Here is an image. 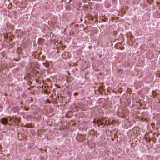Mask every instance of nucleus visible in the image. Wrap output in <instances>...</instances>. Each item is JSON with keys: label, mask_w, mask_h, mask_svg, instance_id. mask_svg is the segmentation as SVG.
<instances>
[{"label": "nucleus", "mask_w": 160, "mask_h": 160, "mask_svg": "<svg viewBox=\"0 0 160 160\" xmlns=\"http://www.w3.org/2000/svg\"><path fill=\"white\" fill-rule=\"evenodd\" d=\"M2 123L3 124H6L8 123V121L6 118H3L1 119Z\"/></svg>", "instance_id": "1"}, {"label": "nucleus", "mask_w": 160, "mask_h": 160, "mask_svg": "<svg viewBox=\"0 0 160 160\" xmlns=\"http://www.w3.org/2000/svg\"><path fill=\"white\" fill-rule=\"evenodd\" d=\"M77 93L76 92H74V95H77Z\"/></svg>", "instance_id": "4"}, {"label": "nucleus", "mask_w": 160, "mask_h": 160, "mask_svg": "<svg viewBox=\"0 0 160 160\" xmlns=\"http://www.w3.org/2000/svg\"><path fill=\"white\" fill-rule=\"evenodd\" d=\"M20 103H21V104H22V102H20Z\"/></svg>", "instance_id": "5"}, {"label": "nucleus", "mask_w": 160, "mask_h": 160, "mask_svg": "<svg viewBox=\"0 0 160 160\" xmlns=\"http://www.w3.org/2000/svg\"><path fill=\"white\" fill-rule=\"evenodd\" d=\"M117 72H118L119 74H122L123 73V70L121 69H118Z\"/></svg>", "instance_id": "2"}, {"label": "nucleus", "mask_w": 160, "mask_h": 160, "mask_svg": "<svg viewBox=\"0 0 160 160\" xmlns=\"http://www.w3.org/2000/svg\"><path fill=\"white\" fill-rule=\"evenodd\" d=\"M44 40L42 38H39L38 39V42L39 44H42Z\"/></svg>", "instance_id": "3"}]
</instances>
